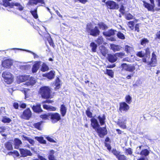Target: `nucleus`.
Wrapping results in <instances>:
<instances>
[{"label": "nucleus", "instance_id": "1", "mask_svg": "<svg viewBox=\"0 0 160 160\" xmlns=\"http://www.w3.org/2000/svg\"><path fill=\"white\" fill-rule=\"evenodd\" d=\"M39 93L42 98H49L51 96V90L48 87H42L40 89Z\"/></svg>", "mask_w": 160, "mask_h": 160}, {"label": "nucleus", "instance_id": "2", "mask_svg": "<svg viewBox=\"0 0 160 160\" xmlns=\"http://www.w3.org/2000/svg\"><path fill=\"white\" fill-rule=\"evenodd\" d=\"M142 61L144 62L147 63L148 65L151 67H155L157 64V56L154 52L152 53L151 61L147 62L146 58H143Z\"/></svg>", "mask_w": 160, "mask_h": 160}, {"label": "nucleus", "instance_id": "3", "mask_svg": "<svg viewBox=\"0 0 160 160\" xmlns=\"http://www.w3.org/2000/svg\"><path fill=\"white\" fill-rule=\"evenodd\" d=\"M4 81L8 84H11L13 81V76L9 72H5L2 74Z\"/></svg>", "mask_w": 160, "mask_h": 160}, {"label": "nucleus", "instance_id": "4", "mask_svg": "<svg viewBox=\"0 0 160 160\" xmlns=\"http://www.w3.org/2000/svg\"><path fill=\"white\" fill-rule=\"evenodd\" d=\"M50 118L53 123L57 122L61 119L60 115L58 113H49Z\"/></svg>", "mask_w": 160, "mask_h": 160}, {"label": "nucleus", "instance_id": "5", "mask_svg": "<svg viewBox=\"0 0 160 160\" xmlns=\"http://www.w3.org/2000/svg\"><path fill=\"white\" fill-rule=\"evenodd\" d=\"M121 67L122 68V70L131 72H132L135 69V67L133 65L131 64L127 65L126 63L122 64Z\"/></svg>", "mask_w": 160, "mask_h": 160}, {"label": "nucleus", "instance_id": "6", "mask_svg": "<svg viewBox=\"0 0 160 160\" xmlns=\"http://www.w3.org/2000/svg\"><path fill=\"white\" fill-rule=\"evenodd\" d=\"M151 3V4L146 2L143 1V5L144 7L147 8L149 11H153L154 7V0H149Z\"/></svg>", "mask_w": 160, "mask_h": 160}, {"label": "nucleus", "instance_id": "7", "mask_svg": "<svg viewBox=\"0 0 160 160\" xmlns=\"http://www.w3.org/2000/svg\"><path fill=\"white\" fill-rule=\"evenodd\" d=\"M129 109V107L125 102H122L120 103L119 110L121 112H126Z\"/></svg>", "mask_w": 160, "mask_h": 160}, {"label": "nucleus", "instance_id": "8", "mask_svg": "<svg viewBox=\"0 0 160 160\" xmlns=\"http://www.w3.org/2000/svg\"><path fill=\"white\" fill-rule=\"evenodd\" d=\"M95 130L98 133L99 136L101 138L103 137L107 133V130L105 127L101 128L99 127Z\"/></svg>", "mask_w": 160, "mask_h": 160}, {"label": "nucleus", "instance_id": "9", "mask_svg": "<svg viewBox=\"0 0 160 160\" xmlns=\"http://www.w3.org/2000/svg\"><path fill=\"white\" fill-rule=\"evenodd\" d=\"M32 116V112L29 108H27L24 111L22 114L21 115V117L22 118L29 119Z\"/></svg>", "mask_w": 160, "mask_h": 160}, {"label": "nucleus", "instance_id": "10", "mask_svg": "<svg viewBox=\"0 0 160 160\" xmlns=\"http://www.w3.org/2000/svg\"><path fill=\"white\" fill-rule=\"evenodd\" d=\"M108 8L110 9H116L118 8V5L114 1H110L106 3Z\"/></svg>", "mask_w": 160, "mask_h": 160}, {"label": "nucleus", "instance_id": "11", "mask_svg": "<svg viewBox=\"0 0 160 160\" xmlns=\"http://www.w3.org/2000/svg\"><path fill=\"white\" fill-rule=\"evenodd\" d=\"M100 31L98 27L95 26L94 28H93L89 32L90 35L94 37H96L100 34Z\"/></svg>", "mask_w": 160, "mask_h": 160}, {"label": "nucleus", "instance_id": "12", "mask_svg": "<svg viewBox=\"0 0 160 160\" xmlns=\"http://www.w3.org/2000/svg\"><path fill=\"white\" fill-rule=\"evenodd\" d=\"M20 151L21 154L23 157H26L28 156H31L32 155V153L29 150L20 149Z\"/></svg>", "mask_w": 160, "mask_h": 160}, {"label": "nucleus", "instance_id": "13", "mask_svg": "<svg viewBox=\"0 0 160 160\" xmlns=\"http://www.w3.org/2000/svg\"><path fill=\"white\" fill-rule=\"evenodd\" d=\"M91 122V125L93 129L96 130L98 128L100 125L97 120L95 118H92L90 120Z\"/></svg>", "mask_w": 160, "mask_h": 160}, {"label": "nucleus", "instance_id": "14", "mask_svg": "<svg viewBox=\"0 0 160 160\" xmlns=\"http://www.w3.org/2000/svg\"><path fill=\"white\" fill-rule=\"evenodd\" d=\"M29 76L28 75L20 76L17 77V80L19 82H24L28 80Z\"/></svg>", "mask_w": 160, "mask_h": 160}, {"label": "nucleus", "instance_id": "15", "mask_svg": "<svg viewBox=\"0 0 160 160\" xmlns=\"http://www.w3.org/2000/svg\"><path fill=\"white\" fill-rule=\"evenodd\" d=\"M107 59L108 61L112 63L115 62L117 60V57L115 54H108Z\"/></svg>", "mask_w": 160, "mask_h": 160}, {"label": "nucleus", "instance_id": "16", "mask_svg": "<svg viewBox=\"0 0 160 160\" xmlns=\"http://www.w3.org/2000/svg\"><path fill=\"white\" fill-rule=\"evenodd\" d=\"M3 67L8 68L10 67L12 64V61L9 59H7L4 61L2 63Z\"/></svg>", "mask_w": 160, "mask_h": 160}, {"label": "nucleus", "instance_id": "17", "mask_svg": "<svg viewBox=\"0 0 160 160\" xmlns=\"http://www.w3.org/2000/svg\"><path fill=\"white\" fill-rule=\"evenodd\" d=\"M41 63V62H37L33 65L32 70L33 73H36Z\"/></svg>", "mask_w": 160, "mask_h": 160}, {"label": "nucleus", "instance_id": "18", "mask_svg": "<svg viewBox=\"0 0 160 160\" xmlns=\"http://www.w3.org/2000/svg\"><path fill=\"white\" fill-rule=\"evenodd\" d=\"M36 82V79L32 77H29L28 80L25 84L27 86H32Z\"/></svg>", "mask_w": 160, "mask_h": 160}, {"label": "nucleus", "instance_id": "19", "mask_svg": "<svg viewBox=\"0 0 160 160\" xmlns=\"http://www.w3.org/2000/svg\"><path fill=\"white\" fill-rule=\"evenodd\" d=\"M38 2L45 4L44 0H29V1L28 3V4L31 5H32L33 4L36 5Z\"/></svg>", "mask_w": 160, "mask_h": 160}, {"label": "nucleus", "instance_id": "20", "mask_svg": "<svg viewBox=\"0 0 160 160\" xmlns=\"http://www.w3.org/2000/svg\"><path fill=\"white\" fill-rule=\"evenodd\" d=\"M110 47L111 49L114 52L120 51L122 48V47L120 46L114 44H111Z\"/></svg>", "mask_w": 160, "mask_h": 160}, {"label": "nucleus", "instance_id": "21", "mask_svg": "<svg viewBox=\"0 0 160 160\" xmlns=\"http://www.w3.org/2000/svg\"><path fill=\"white\" fill-rule=\"evenodd\" d=\"M22 137L23 140L28 141L32 145H33L34 144L35 142L34 140L31 138L30 137L25 135H23Z\"/></svg>", "mask_w": 160, "mask_h": 160}, {"label": "nucleus", "instance_id": "22", "mask_svg": "<svg viewBox=\"0 0 160 160\" xmlns=\"http://www.w3.org/2000/svg\"><path fill=\"white\" fill-rule=\"evenodd\" d=\"M55 72L54 71H51L49 73L44 74L43 76L46 77L49 79H52L54 78L55 75Z\"/></svg>", "mask_w": 160, "mask_h": 160}, {"label": "nucleus", "instance_id": "23", "mask_svg": "<svg viewBox=\"0 0 160 160\" xmlns=\"http://www.w3.org/2000/svg\"><path fill=\"white\" fill-rule=\"evenodd\" d=\"M15 148L18 149L19 146L22 144L21 141L18 138H15L14 140Z\"/></svg>", "mask_w": 160, "mask_h": 160}, {"label": "nucleus", "instance_id": "24", "mask_svg": "<svg viewBox=\"0 0 160 160\" xmlns=\"http://www.w3.org/2000/svg\"><path fill=\"white\" fill-rule=\"evenodd\" d=\"M115 31L113 30H110L107 32H103V35L106 36L110 37L115 34Z\"/></svg>", "mask_w": 160, "mask_h": 160}, {"label": "nucleus", "instance_id": "25", "mask_svg": "<svg viewBox=\"0 0 160 160\" xmlns=\"http://www.w3.org/2000/svg\"><path fill=\"white\" fill-rule=\"evenodd\" d=\"M32 109L34 112H40L42 111L40 104H38L36 106H33L32 107Z\"/></svg>", "mask_w": 160, "mask_h": 160}, {"label": "nucleus", "instance_id": "26", "mask_svg": "<svg viewBox=\"0 0 160 160\" xmlns=\"http://www.w3.org/2000/svg\"><path fill=\"white\" fill-rule=\"evenodd\" d=\"M99 49L103 56L106 57L108 52V50L107 48L104 46H101L99 47Z\"/></svg>", "mask_w": 160, "mask_h": 160}, {"label": "nucleus", "instance_id": "27", "mask_svg": "<svg viewBox=\"0 0 160 160\" xmlns=\"http://www.w3.org/2000/svg\"><path fill=\"white\" fill-rule=\"evenodd\" d=\"M98 119L101 125H102L104 124L105 119L104 115L103 114L102 116H99L98 117Z\"/></svg>", "mask_w": 160, "mask_h": 160}, {"label": "nucleus", "instance_id": "28", "mask_svg": "<svg viewBox=\"0 0 160 160\" xmlns=\"http://www.w3.org/2000/svg\"><path fill=\"white\" fill-rule=\"evenodd\" d=\"M1 121L4 123H9L12 121V120L6 116H4L2 117Z\"/></svg>", "mask_w": 160, "mask_h": 160}, {"label": "nucleus", "instance_id": "29", "mask_svg": "<svg viewBox=\"0 0 160 160\" xmlns=\"http://www.w3.org/2000/svg\"><path fill=\"white\" fill-rule=\"evenodd\" d=\"M67 109L63 105H61L60 108V112L62 117H64L66 114Z\"/></svg>", "mask_w": 160, "mask_h": 160}, {"label": "nucleus", "instance_id": "30", "mask_svg": "<svg viewBox=\"0 0 160 160\" xmlns=\"http://www.w3.org/2000/svg\"><path fill=\"white\" fill-rule=\"evenodd\" d=\"M90 46L92 52H96L97 48V45L96 43L94 42H92L90 44Z\"/></svg>", "mask_w": 160, "mask_h": 160}, {"label": "nucleus", "instance_id": "31", "mask_svg": "<svg viewBox=\"0 0 160 160\" xmlns=\"http://www.w3.org/2000/svg\"><path fill=\"white\" fill-rule=\"evenodd\" d=\"M3 5L5 7L9 6L12 8L13 7V3H10L8 0H3Z\"/></svg>", "mask_w": 160, "mask_h": 160}, {"label": "nucleus", "instance_id": "32", "mask_svg": "<svg viewBox=\"0 0 160 160\" xmlns=\"http://www.w3.org/2000/svg\"><path fill=\"white\" fill-rule=\"evenodd\" d=\"M95 42L99 45L102 44L104 41L102 37V36H99L95 40Z\"/></svg>", "mask_w": 160, "mask_h": 160}, {"label": "nucleus", "instance_id": "33", "mask_svg": "<svg viewBox=\"0 0 160 160\" xmlns=\"http://www.w3.org/2000/svg\"><path fill=\"white\" fill-rule=\"evenodd\" d=\"M49 69L48 66L44 63H43L41 70L42 72H45L48 71Z\"/></svg>", "mask_w": 160, "mask_h": 160}, {"label": "nucleus", "instance_id": "34", "mask_svg": "<svg viewBox=\"0 0 160 160\" xmlns=\"http://www.w3.org/2000/svg\"><path fill=\"white\" fill-rule=\"evenodd\" d=\"M5 148L9 150L12 149V147L11 143L10 142H8L5 144Z\"/></svg>", "mask_w": 160, "mask_h": 160}, {"label": "nucleus", "instance_id": "35", "mask_svg": "<svg viewBox=\"0 0 160 160\" xmlns=\"http://www.w3.org/2000/svg\"><path fill=\"white\" fill-rule=\"evenodd\" d=\"M93 28V25L91 23H88L87 24L86 30L88 33Z\"/></svg>", "mask_w": 160, "mask_h": 160}, {"label": "nucleus", "instance_id": "36", "mask_svg": "<svg viewBox=\"0 0 160 160\" xmlns=\"http://www.w3.org/2000/svg\"><path fill=\"white\" fill-rule=\"evenodd\" d=\"M35 139L41 143L43 144L46 143V141L44 140L43 138L42 137H35Z\"/></svg>", "mask_w": 160, "mask_h": 160}, {"label": "nucleus", "instance_id": "37", "mask_svg": "<svg viewBox=\"0 0 160 160\" xmlns=\"http://www.w3.org/2000/svg\"><path fill=\"white\" fill-rule=\"evenodd\" d=\"M98 25L100 29L105 30L108 28L107 26L103 23L100 22L98 24Z\"/></svg>", "mask_w": 160, "mask_h": 160}, {"label": "nucleus", "instance_id": "38", "mask_svg": "<svg viewBox=\"0 0 160 160\" xmlns=\"http://www.w3.org/2000/svg\"><path fill=\"white\" fill-rule=\"evenodd\" d=\"M149 153V151L147 149H144L142 150L140 152V154L142 156H148Z\"/></svg>", "mask_w": 160, "mask_h": 160}, {"label": "nucleus", "instance_id": "39", "mask_svg": "<svg viewBox=\"0 0 160 160\" xmlns=\"http://www.w3.org/2000/svg\"><path fill=\"white\" fill-rule=\"evenodd\" d=\"M14 6L16 7L20 11H22L23 9V7L19 3H14L13 7Z\"/></svg>", "mask_w": 160, "mask_h": 160}, {"label": "nucleus", "instance_id": "40", "mask_svg": "<svg viewBox=\"0 0 160 160\" xmlns=\"http://www.w3.org/2000/svg\"><path fill=\"white\" fill-rule=\"evenodd\" d=\"M149 40L146 38H144L141 40L140 43L141 45L144 46L149 42Z\"/></svg>", "mask_w": 160, "mask_h": 160}, {"label": "nucleus", "instance_id": "41", "mask_svg": "<svg viewBox=\"0 0 160 160\" xmlns=\"http://www.w3.org/2000/svg\"><path fill=\"white\" fill-rule=\"evenodd\" d=\"M47 40L48 41L49 43L50 44L51 46H53V43L52 41V40L49 34H48L47 36Z\"/></svg>", "mask_w": 160, "mask_h": 160}, {"label": "nucleus", "instance_id": "42", "mask_svg": "<svg viewBox=\"0 0 160 160\" xmlns=\"http://www.w3.org/2000/svg\"><path fill=\"white\" fill-rule=\"evenodd\" d=\"M30 12L35 18L37 19L38 18V16L37 14V8L34 10L31 11Z\"/></svg>", "mask_w": 160, "mask_h": 160}, {"label": "nucleus", "instance_id": "43", "mask_svg": "<svg viewBox=\"0 0 160 160\" xmlns=\"http://www.w3.org/2000/svg\"><path fill=\"white\" fill-rule=\"evenodd\" d=\"M125 153L126 155H131L132 153V149L129 148L125 149Z\"/></svg>", "mask_w": 160, "mask_h": 160}, {"label": "nucleus", "instance_id": "44", "mask_svg": "<svg viewBox=\"0 0 160 160\" xmlns=\"http://www.w3.org/2000/svg\"><path fill=\"white\" fill-rule=\"evenodd\" d=\"M125 50L127 52V53H129L133 51V48L130 46L126 45L125 46Z\"/></svg>", "mask_w": 160, "mask_h": 160}, {"label": "nucleus", "instance_id": "45", "mask_svg": "<svg viewBox=\"0 0 160 160\" xmlns=\"http://www.w3.org/2000/svg\"><path fill=\"white\" fill-rule=\"evenodd\" d=\"M118 160H127V158L123 155L120 154L117 158Z\"/></svg>", "mask_w": 160, "mask_h": 160}, {"label": "nucleus", "instance_id": "46", "mask_svg": "<svg viewBox=\"0 0 160 160\" xmlns=\"http://www.w3.org/2000/svg\"><path fill=\"white\" fill-rule=\"evenodd\" d=\"M112 152L115 155V156L116 158H117L118 156L120 154V152L116 150V149H113L112 151Z\"/></svg>", "mask_w": 160, "mask_h": 160}, {"label": "nucleus", "instance_id": "47", "mask_svg": "<svg viewBox=\"0 0 160 160\" xmlns=\"http://www.w3.org/2000/svg\"><path fill=\"white\" fill-rule=\"evenodd\" d=\"M60 84V81L59 78H57L56 80V82L55 84V85L56 86V88H59V86Z\"/></svg>", "mask_w": 160, "mask_h": 160}, {"label": "nucleus", "instance_id": "48", "mask_svg": "<svg viewBox=\"0 0 160 160\" xmlns=\"http://www.w3.org/2000/svg\"><path fill=\"white\" fill-rule=\"evenodd\" d=\"M145 53L142 51L138 52L136 54V55L140 58H143L144 56Z\"/></svg>", "mask_w": 160, "mask_h": 160}, {"label": "nucleus", "instance_id": "49", "mask_svg": "<svg viewBox=\"0 0 160 160\" xmlns=\"http://www.w3.org/2000/svg\"><path fill=\"white\" fill-rule=\"evenodd\" d=\"M118 37L121 39H125V36L121 32H119L117 34Z\"/></svg>", "mask_w": 160, "mask_h": 160}, {"label": "nucleus", "instance_id": "50", "mask_svg": "<svg viewBox=\"0 0 160 160\" xmlns=\"http://www.w3.org/2000/svg\"><path fill=\"white\" fill-rule=\"evenodd\" d=\"M126 102L128 104H130L131 102L132 98L129 95H127L125 97Z\"/></svg>", "mask_w": 160, "mask_h": 160}, {"label": "nucleus", "instance_id": "51", "mask_svg": "<svg viewBox=\"0 0 160 160\" xmlns=\"http://www.w3.org/2000/svg\"><path fill=\"white\" fill-rule=\"evenodd\" d=\"M49 114L48 113L47 114H44L41 115L40 116L41 118H42V119H49V118H50V116H49Z\"/></svg>", "mask_w": 160, "mask_h": 160}, {"label": "nucleus", "instance_id": "52", "mask_svg": "<svg viewBox=\"0 0 160 160\" xmlns=\"http://www.w3.org/2000/svg\"><path fill=\"white\" fill-rule=\"evenodd\" d=\"M106 73L109 76L112 77L113 75V72L111 70L107 69L106 70Z\"/></svg>", "mask_w": 160, "mask_h": 160}, {"label": "nucleus", "instance_id": "53", "mask_svg": "<svg viewBox=\"0 0 160 160\" xmlns=\"http://www.w3.org/2000/svg\"><path fill=\"white\" fill-rule=\"evenodd\" d=\"M86 114L89 118H91L92 117V113L90 112V109L89 108H88L86 111Z\"/></svg>", "mask_w": 160, "mask_h": 160}, {"label": "nucleus", "instance_id": "54", "mask_svg": "<svg viewBox=\"0 0 160 160\" xmlns=\"http://www.w3.org/2000/svg\"><path fill=\"white\" fill-rule=\"evenodd\" d=\"M118 124L121 128H126V126L124 122H118Z\"/></svg>", "mask_w": 160, "mask_h": 160}, {"label": "nucleus", "instance_id": "55", "mask_svg": "<svg viewBox=\"0 0 160 160\" xmlns=\"http://www.w3.org/2000/svg\"><path fill=\"white\" fill-rule=\"evenodd\" d=\"M41 124V122H39L35 123L34 124V127L37 128L39 129L40 128V126Z\"/></svg>", "mask_w": 160, "mask_h": 160}, {"label": "nucleus", "instance_id": "56", "mask_svg": "<svg viewBox=\"0 0 160 160\" xmlns=\"http://www.w3.org/2000/svg\"><path fill=\"white\" fill-rule=\"evenodd\" d=\"M115 55L116 56V57H119L122 58V57L125 54L123 52H119L116 53Z\"/></svg>", "mask_w": 160, "mask_h": 160}, {"label": "nucleus", "instance_id": "57", "mask_svg": "<svg viewBox=\"0 0 160 160\" xmlns=\"http://www.w3.org/2000/svg\"><path fill=\"white\" fill-rule=\"evenodd\" d=\"M54 153H55L54 151L53 150H51L50 151V152L49 153L48 158L54 157L53 155H54Z\"/></svg>", "mask_w": 160, "mask_h": 160}, {"label": "nucleus", "instance_id": "58", "mask_svg": "<svg viewBox=\"0 0 160 160\" xmlns=\"http://www.w3.org/2000/svg\"><path fill=\"white\" fill-rule=\"evenodd\" d=\"M133 16L130 14H128L126 16V18L127 20H130L133 18Z\"/></svg>", "mask_w": 160, "mask_h": 160}, {"label": "nucleus", "instance_id": "59", "mask_svg": "<svg viewBox=\"0 0 160 160\" xmlns=\"http://www.w3.org/2000/svg\"><path fill=\"white\" fill-rule=\"evenodd\" d=\"M139 24H137L135 27V31H137L138 32L139 31Z\"/></svg>", "mask_w": 160, "mask_h": 160}, {"label": "nucleus", "instance_id": "60", "mask_svg": "<svg viewBox=\"0 0 160 160\" xmlns=\"http://www.w3.org/2000/svg\"><path fill=\"white\" fill-rule=\"evenodd\" d=\"M105 146L107 147V148L109 150H110L111 148V146L109 143L105 142Z\"/></svg>", "mask_w": 160, "mask_h": 160}, {"label": "nucleus", "instance_id": "61", "mask_svg": "<svg viewBox=\"0 0 160 160\" xmlns=\"http://www.w3.org/2000/svg\"><path fill=\"white\" fill-rule=\"evenodd\" d=\"M145 54L146 55H149L150 54V52L149 51V49L148 48H147L145 49Z\"/></svg>", "mask_w": 160, "mask_h": 160}, {"label": "nucleus", "instance_id": "62", "mask_svg": "<svg viewBox=\"0 0 160 160\" xmlns=\"http://www.w3.org/2000/svg\"><path fill=\"white\" fill-rule=\"evenodd\" d=\"M47 138L48 141H49L51 142H55V141L53 139H52V138H50V137H48Z\"/></svg>", "mask_w": 160, "mask_h": 160}, {"label": "nucleus", "instance_id": "63", "mask_svg": "<svg viewBox=\"0 0 160 160\" xmlns=\"http://www.w3.org/2000/svg\"><path fill=\"white\" fill-rule=\"evenodd\" d=\"M6 129V128L4 127H0V132H4Z\"/></svg>", "mask_w": 160, "mask_h": 160}, {"label": "nucleus", "instance_id": "64", "mask_svg": "<svg viewBox=\"0 0 160 160\" xmlns=\"http://www.w3.org/2000/svg\"><path fill=\"white\" fill-rule=\"evenodd\" d=\"M20 68L22 70H26L28 68V66L26 65L21 66H20Z\"/></svg>", "mask_w": 160, "mask_h": 160}]
</instances>
